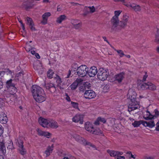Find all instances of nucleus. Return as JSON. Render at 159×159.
Instances as JSON below:
<instances>
[{
  "mask_svg": "<svg viewBox=\"0 0 159 159\" xmlns=\"http://www.w3.org/2000/svg\"><path fill=\"white\" fill-rule=\"evenodd\" d=\"M24 75L23 71H21L16 74L15 79L16 81L18 80L21 77H22Z\"/></svg>",
  "mask_w": 159,
  "mask_h": 159,
  "instance_id": "7c9ffc66",
  "label": "nucleus"
},
{
  "mask_svg": "<svg viewBox=\"0 0 159 159\" xmlns=\"http://www.w3.org/2000/svg\"><path fill=\"white\" fill-rule=\"evenodd\" d=\"M78 86V85L77 83H76V82H75L71 85L70 87L72 89L75 90L77 88Z\"/></svg>",
  "mask_w": 159,
  "mask_h": 159,
  "instance_id": "58836bf2",
  "label": "nucleus"
},
{
  "mask_svg": "<svg viewBox=\"0 0 159 159\" xmlns=\"http://www.w3.org/2000/svg\"><path fill=\"white\" fill-rule=\"evenodd\" d=\"M125 76V73L122 72L114 76V78L115 80L120 83L124 78Z\"/></svg>",
  "mask_w": 159,
  "mask_h": 159,
  "instance_id": "f3484780",
  "label": "nucleus"
},
{
  "mask_svg": "<svg viewBox=\"0 0 159 159\" xmlns=\"http://www.w3.org/2000/svg\"><path fill=\"white\" fill-rule=\"evenodd\" d=\"M145 159H154V158L152 157H145Z\"/></svg>",
  "mask_w": 159,
  "mask_h": 159,
  "instance_id": "338daca9",
  "label": "nucleus"
},
{
  "mask_svg": "<svg viewBox=\"0 0 159 159\" xmlns=\"http://www.w3.org/2000/svg\"><path fill=\"white\" fill-rule=\"evenodd\" d=\"M8 119L6 115L2 113L0 115V122L2 124H6L7 122Z\"/></svg>",
  "mask_w": 159,
  "mask_h": 159,
  "instance_id": "393cba45",
  "label": "nucleus"
},
{
  "mask_svg": "<svg viewBox=\"0 0 159 159\" xmlns=\"http://www.w3.org/2000/svg\"><path fill=\"white\" fill-rule=\"evenodd\" d=\"M25 49L27 51L30 52V53L33 55H34L38 59L40 58V56L39 54L36 53L34 50H32L33 48L32 47H30L29 45H27Z\"/></svg>",
  "mask_w": 159,
  "mask_h": 159,
  "instance_id": "6ab92c4d",
  "label": "nucleus"
},
{
  "mask_svg": "<svg viewBox=\"0 0 159 159\" xmlns=\"http://www.w3.org/2000/svg\"><path fill=\"white\" fill-rule=\"evenodd\" d=\"M69 137L70 138H73L77 141L84 144L89 145L93 147H94V145H92L90 143L87 142L84 138L80 137L75 133H70L69 135Z\"/></svg>",
  "mask_w": 159,
  "mask_h": 159,
  "instance_id": "7ed1b4c3",
  "label": "nucleus"
},
{
  "mask_svg": "<svg viewBox=\"0 0 159 159\" xmlns=\"http://www.w3.org/2000/svg\"><path fill=\"white\" fill-rule=\"evenodd\" d=\"M58 127V125L57 122L53 120L49 119L48 128L56 129Z\"/></svg>",
  "mask_w": 159,
  "mask_h": 159,
  "instance_id": "4be33fe9",
  "label": "nucleus"
},
{
  "mask_svg": "<svg viewBox=\"0 0 159 159\" xmlns=\"http://www.w3.org/2000/svg\"><path fill=\"white\" fill-rule=\"evenodd\" d=\"M3 132V128L1 125H0V137L2 135Z\"/></svg>",
  "mask_w": 159,
  "mask_h": 159,
  "instance_id": "864d4df0",
  "label": "nucleus"
},
{
  "mask_svg": "<svg viewBox=\"0 0 159 159\" xmlns=\"http://www.w3.org/2000/svg\"><path fill=\"white\" fill-rule=\"evenodd\" d=\"M12 80L11 79L7 80L6 83V86L8 89L11 88V86H14L12 83Z\"/></svg>",
  "mask_w": 159,
  "mask_h": 159,
  "instance_id": "f704fd0d",
  "label": "nucleus"
},
{
  "mask_svg": "<svg viewBox=\"0 0 159 159\" xmlns=\"http://www.w3.org/2000/svg\"><path fill=\"white\" fill-rule=\"evenodd\" d=\"M121 12L122 11L121 10L115 11H114V15L111 20L112 29L115 30L117 27L118 24L120 23L119 17Z\"/></svg>",
  "mask_w": 159,
  "mask_h": 159,
  "instance_id": "f03ea898",
  "label": "nucleus"
},
{
  "mask_svg": "<svg viewBox=\"0 0 159 159\" xmlns=\"http://www.w3.org/2000/svg\"><path fill=\"white\" fill-rule=\"evenodd\" d=\"M155 130L156 131H159V120L156 124V127L155 128Z\"/></svg>",
  "mask_w": 159,
  "mask_h": 159,
  "instance_id": "4d7b16f0",
  "label": "nucleus"
},
{
  "mask_svg": "<svg viewBox=\"0 0 159 159\" xmlns=\"http://www.w3.org/2000/svg\"><path fill=\"white\" fill-rule=\"evenodd\" d=\"M26 24L29 25V26L33 25V22L31 18L27 17L26 19Z\"/></svg>",
  "mask_w": 159,
  "mask_h": 159,
  "instance_id": "4c0bfd02",
  "label": "nucleus"
},
{
  "mask_svg": "<svg viewBox=\"0 0 159 159\" xmlns=\"http://www.w3.org/2000/svg\"><path fill=\"white\" fill-rule=\"evenodd\" d=\"M82 25L81 23L79 22L77 24H75L73 26V27L76 30L79 29L81 26Z\"/></svg>",
  "mask_w": 159,
  "mask_h": 159,
  "instance_id": "a19ab883",
  "label": "nucleus"
},
{
  "mask_svg": "<svg viewBox=\"0 0 159 159\" xmlns=\"http://www.w3.org/2000/svg\"><path fill=\"white\" fill-rule=\"evenodd\" d=\"M79 90L80 91L84 92V91L87 90H86V87L85 84L83 85V86H81L79 88Z\"/></svg>",
  "mask_w": 159,
  "mask_h": 159,
  "instance_id": "c03bdc74",
  "label": "nucleus"
},
{
  "mask_svg": "<svg viewBox=\"0 0 159 159\" xmlns=\"http://www.w3.org/2000/svg\"><path fill=\"white\" fill-rule=\"evenodd\" d=\"M109 75L108 69L100 68L98 71V77L99 80L103 81L107 79Z\"/></svg>",
  "mask_w": 159,
  "mask_h": 159,
  "instance_id": "20e7f679",
  "label": "nucleus"
},
{
  "mask_svg": "<svg viewBox=\"0 0 159 159\" xmlns=\"http://www.w3.org/2000/svg\"><path fill=\"white\" fill-rule=\"evenodd\" d=\"M79 68L78 65L76 63H74L72 64L71 67V71H77L78 68Z\"/></svg>",
  "mask_w": 159,
  "mask_h": 159,
  "instance_id": "c756f323",
  "label": "nucleus"
},
{
  "mask_svg": "<svg viewBox=\"0 0 159 159\" xmlns=\"http://www.w3.org/2000/svg\"><path fill=\"white\" fill-rule=\"evenodd\" d=\"M85 128L87 131L92 133L94 129L93 125L88 122H86L85 123Z\"/></svg>",
  "mask_w": 159,
  "mask_h": 159,
  "instance_id": "412c9836",
  "label": "nucleus"
},
{
  "mask_svg": "<svg viewBox=\"0 0 159 159\" xmlns=\"http://www.w3.org/2000/svg\"><path fill=\"white\" fill-rule=\"evenodd\" d=\"M5 72H6L7 75H11L12 74V72L8 69H6Z\"/></svg>",
  "mask_w": 159,
  "mask_h": 159,
  "instance_id": "5fc2aeb1",
  "label": "nucleus"
},
{
  "mask_svg": "<svg viewBox=\"0 0 159 159\" xmlns=\"http://www.w3.org/2000/svg\"><path fill=\"white\" fill-rule=\"evenodd\" d=\"M84 116L82 115L77 114L72 118V121L75 123L80 121V124H83V119Z\"/></svg>",
  "mask_w": 159,
  "mask_h": 159,
  "instance_id": "ddd939ff",
  "label": "nucleus"
},
{
  "mask_svg": "<svg viewBox=\"0 0 159 159\" xmlns=\"http://www.w3.org/2000/svg\"><path fill=\"white\" fill-rule=\"evenodd\" d=\"M83 80H82L81 79L79 78L77 79L75 82H76V83H77L78 85L81 84L82 82H83Z\"/></svg>",
  "mask_w": 159,
  "mask_h": 159,
  "instance_id": "09e8293b",
  "label": "nucleus"
},
{
  "mask_svg": "<svg viewBox=\"0 0 159 159\" xmlns=\"http://www.w3.org/2000/svg\"><path fill=\"white\" fill-rule=\"evenodd\" d=\"M49 119L40 117L38 121L40 125L42 127L48 128Z\"/></svg>",
  "mask_w": 159,
  "mask_h": 159,
  "instance_id": "9d476101",
  "label": "nucleus"
},
{
  "mask_svg": "<svg viewBox=\"0 0 159 159\" xmlns=\"http://www.w3.org/2000/svg\"><path fill=\"white\" fill-rule=\"evenodd\" d=\"M148 89H149L152 90H154L156 89V86L152 83L148 82Z\"/></svg>",
  "mask_w": 159,
  "mask_h": 159,
  "instance_id": "2f4dec72",
  "label": "nucleus"
},
{
  "mask_svg": "<svg viewBox=\"0 0 159 159\" xmlns=\"http://www.w3.org/2000/svg\"><path fill=\"white\" fill-rule=\"evenodd\" d=\"M124 4L128 7L132 8L135 11H139L141 10L140 7L134 3H129L127 4Z\"/></svg>",
  "mask_w": 159,
  "mask_h": 159,
  "instance_id": "4468645a",
  "label": "nucleus"
},
{
  "mask_svg": "<svg viewBox=\"0 0 159 159\" xmlns=\"http://www.w3.org/2000/svg\"><path fill=\"white\" fill-rule=\"evenodd\" d=\"M19 150L20 153L22 155H24L26 153L25 149L24 148L23 142L22 141L18 142Z\"/></svg>",
  "mask_w": 159,
  "mask_h": 159,
  "instance_id": "aec40b11",
  "label": "nucleus"
},
{
  "mask_svg": "<svg viewBox=\"0 0 159 159\" xmlns=\"http://www.w3.org/2000/svg\"><path fill=\"white\" fill-rule=\"evenodd\" d=\"M34 67L39 75L42 74L44 70L42 64L39 61H36L34 63Z\"/></svg>",
  "mask_w": 159,
  "mask_h": 159,
  "instance_id": "0eeeda50",
  "label": "nucleus"
},
{
  "mask_svg": "<svg viewBox=\"0 0 159 159\" xmlns=\"http://www.w3.org/2000/svg\"><path fill=\"white\" fill-rule=\"evenodd\" d=\"M10 94L11 95H14L16 92V88L14 86H11V87L8 89Z\"/></svg>",
  "mask_w": 159,
  "mask_h": 159,
  "instance_id": "c85d7f7f",
  "label": "nucleus"
},
{
  "mask_svg": "<svg viewBox=\"0 0 159 159\" xmlns=\"http://www.w3.org/2000/svg\"><path fill=\"white\" fill-rule=\"evenodd\" d=\"M103 39L104 40L106 41L107 43H109V42L108 41V40H107V38L105 36H103L102 37Z\"/></svg>",
  "mask_w": 159,
  "mask_h": 159,
  "instance_id": "69168bd1",
  "label": "nucleus"
},
{
  "mask_svg": "<svg viewBox=\"0 0 159 159\" xmlns=\"http://www.w3.org/2000/svg\"><path fill=\"white\" fill-rule=\"evenodd\" d=\"M99 120H98V118L97 120L94 122V124L96 125H98L99 124Z\"/></svg>",
  "mask_w": 159,
  "mask_h": 159,
  "instance_id": "052dcab7",
  "label": "nucleus"
},
{
  "mask_svg": "<svg viewBox=\"0 0 159 159\" xmlns=\"http://www.w3.org/2000/svg\"><path fill=\"white\" fill-rule=\"evenodd\" d=\"M0 151L3 153L5 152V147L4 143L3 142L0 143Z\"/></svg>",
  "mask_w": 159,
  "mask_h": 159,
  "instance_id": "72a5a7b5",
  "label": "nucleus"
},
{
  "mask_svg": "<svg viewBox=\"0 0 159 159\" xmlns=\"http://www.w3.org/2000/svg\"><path fill=\"white\" fill-rule=\"evenodd\" d=\"M51 16V14L49 12L45 13L42 16V20L41 23L43 25H45L47 23V20L49 17Z\"/></svg>",
  "mask_w": 159,
  "mask_h": 159,
  "instance_id": "2eb2a0df",
  "label": "nucleus"
},
{
  "mask_svg": "<svg viewBox=\"0 0 159 159\" xmlns=\"http://www.w3.org/2000/svg\"><path fill=\"white\" fill-rule=\"evenodd\" d=\"M37 131L39 135L44 136L48 138H50L52 135L49 132L43 131L39 129H37Z\"/></svg>",
  "mask_w": 159,
  "mask_h": 159,
  "instance_id": "a211bd4d",
  "label": "nucleus"
},
{
  "mask_svg": "<svg viewBox=\"0 0 159 159\" xmlns=\"http://www.w3.org/2000/svg\"><path fill=\"white\" fill-rule=\"evenodd\" d=\"M88 8L89 9L91 13H93L95 11V9L94 6H93L92 7H88Z\"/></svg>",
  "mask_w": 159,
  "mask_h": 159,
  "instance_id": "3c124183",
  "label": "nucleus"
},
{
  "mask_svg": "<svg viewBox=\"0 0 159 159\" xmlns=\"http://www.w3.org/2000/svg\"><path fill=\"white\" fill-rule=\"evenodd\" d=\"M155 40L156 42H159V30H157V34L156 36Z\"/></svg>",
  "mask_w": 159,
  "mask_h": 159,
  "instance_id": "49530a36",
  "label": "nucleus"
},
{
  "mask_svg": "<svg viewBox=\"0 0 159 159\" xmlns=\"http://www.w3.org/2000/svg\"><path fill=\"white\" fill-rule=\"evenodd\" d=\"M54 72L52 70H49L47 72V76L49 79H51L53 77Z\"/></svg>",
  "mask_w": 159,
  "mask_h": 159,
  "instance_id": "e433bc0d",
  "label": "nucleus"
},
{
  "mask_svg": "<svg viewBox=\"0 0 159 159\" xmlns=\"http://www.w3.org/2000/svg\"><path fill=\"white\" fill-rule=\"evenodd\" d=\"M53 148L54 146L53 144L51 146H48L47 147L46 150L44 152V153L46 154V157H48L50 155L51 153L52 152L53 150Z\"/></svg>",
  "mask_w": 159,
  "mask_h": 159,
  "instance_id": "b1692460",
  "label": "nucleus"
},
{
  "mask_svg": "<svg viewBox=\"0 0 159 159\" xmlns=\"http://www.w3.org/2000/svg\"><path fill=\"white\" fill-rule=\"evenodd\" d=\"M33 97L35 101L39 102L44 101L46 98V95L43 90Z\"/></svg>",
  "mask_w": 159,
  "mask_h": 159,
  "instance_id": "423d86ee",
  "label": "nucleus"
},
{
  "mask_svg": "<svg viewBox=\"0 0 159 159\" xmlns=\"http://www.w3.org/2000/svg\"><path fill=\"white\" fill-rule=\"evenodd\" d=\"M155 124L153 120H151L148 122L144 121L143 125L145 127H148L150 128H152L155 126Z\"/></svg>",
  "mask_w": 159,
  "mask_h": 159,
  "instance_id": "a878e982",
  "label": "nucleus"
},
{
  "mask_svg": "<svg viewBox=\"0 0 159 159\" xmlns=\"http://www.w3.org/2000/svg\"><path fill=\"white\" fill-rule=\"evenodd\" d=\"M66 100L68 102L70 101V98L69 97L68 94L66 93Z\"/></svg>",
  "mask_w": 159,
  "mask_h": 159,
  "instance_id": "bf43d9fd",
  "label": "nucleus"
},
{
  "mask_svg": "<svg viewBox=\"0 0 159 159\" xmlns=\"http://www.w3.org/2000/svg\"><path fill=\"white\" fill-rule=\"evenodd\" d=\"M143 118L146 120H148L154 118V116L148 111H146L143 113Z\"/></svg>",
  "mask_w": 159,
  "mask_h": 159,
  "instance_id": "5701e85b",
  "label": "nucleus"
},
{
  "mask_svg": "<svg viewBox=\"0 0 159 159\" xmlns=\"http://www.w3.org/2000/svg\"><path fill=\"white\" fill-rule=\"evenodd\" d=\"M98 120H99L100 122H101L103 123H105L106 120L105 118H101L100 117H98Z\"/></svg>",
  "mask_w": 159,
  "mask_h": 159,
  "instance_id": "8fccbe9b",
  "label": "nucleus"
},
{
  "mask_svg": "<svg viewBox=\"0 0 159 159\" xmlns=\"http://www.w3.org/2000/svg\"><path fill=\"white\" fill-rule=\"evenodd\" d=\"M71 103L72 106L74 108H78V103L73 102H71Z\"/></svg>",
  "mask_w": 159,
  "mask_h": 159,
  "instance_id": "a18cd8bd",
  "label": "nucleus"
},
{
  "mask_svg": "<svg viewBox=\"0 0 159 159\" xmlns=\"http://www.w3.org/2000/svg\"><path fill=\"white\" fill-rule=\"evenodd\" d=\"M13 147V146L12 145V144H11L10 145H9V146L7 147V148L12 149Z\"/></svg>",
  "mask_w": 159,
  "mask_h": 159,
  "instance_id": "774afa93",
  "label": "nucleus"
},
{
  "mask_svg": "<svg viewBox=\"0 0 159 159\" xmlns=\"http://www.w3.org/2000/svg\"><path fill=\"white\" fill-rule=\"evenodd\" d=\"M45 86L46 89H48L52 88L55 89L54 84L52 83L46 84H45Z\"/></svg>",
  "mask_w": 159,
  "mask_h": 159,
  "instance_id": "ea45409f",
  "label": "nucleus"
},
{
  "mask_svg": "<svg viewBox=\"0 0 159 159\" xmlns=\"http://www.w3.org/2000/svg\"><path fill=\"white\" fill-rule=\"evenodd\" d=\"M92 134L96 135H100L102 134V131L99 128H96L92 132Z\"/></svg>",
  "mask_w": 159,
  "mask_h": 159,
  "instance_id": "473e14b6",
  "label": "nucleus"
},
{
  "mask_svg": "<svg viewBox=\"0 0 159 159\" xmlns=\"http://www.w3.org/2000/svg\"><path fill=\"white\" fill-rule=\"evenodd\" d=\"M56 82L58 83V85L60 84L62 82L61 78L58 76H57L56 78Z\"/></svg>",
  "mask_w": 159,
  "mask_h": 159,
  "instance_id": "de8ad7c7",
  "label": "nucleus"
},
{
  "mask_svg": "<svg viewBox=\"0 0 159 159\" xmlns=\"http://www.w3.org/2000/svg\"><path fill=\"white\" fill-rule=\"evenodd\" d=\"M116 157H117L116 159H125V157L124 156H118Z\"/></svg>",
  "mask_w": 159,
  "mask_h": 159,
  "instance_id": "680f3d73",
  "label": "nucleus"
},
{
  "mask_svg": "<svg viewBox=\"0 0 159 159\" xmlns=\"http://www.w3.org/2000/svg\"><path fill=\"white\" fill-rule=\"evenodd\" d=\"M43 90L40 87L37 85H33L32 89V92L33 96H34L37 94L43 91Z\"/></svg>",
  "mask_w": 159,
  "mask_h": 159,
  "instance_id": "9b49d317",
  "label": "nucleus"
},
{
  "mask_svg": "<svg viewBox=\"0 0 159 159\" xmlns=\"http://www.w3.org/2000/svg\"><path fill=\"white\" fill-rule=\"evenodd\" d=\"M128 153L129 154V155H130V158H133V159L135 158V157L136 156H135V155H132L131 154V152H128Z\"/></svg>",
  "mask_w": 159,
  "mask_h": 159,
  "instance_id": "6e6d98bb",
  "label": "nucleus"
},
{
  "mask_svg": "<svg viewBox=\"0 0 159 159\" xmlns=\"http://www.w3.org/2000/svg\"><path fill=\"white\" fill-rule=\"evenodd\" d=\"M129 16L126 13H125L123 15L121 19V20L119 23L120 26L122 28H124L127 26L129 20Z\"/></svg>",
  "mask_w": 159,
  "mask_h": 159,
  "instance_id": "6e6552de",
  "label": "nucleus"
},
{
  "mask_svg": "<svg viewBox=\"0 0 159 159\" xmlns=\"http://www.w3.org/2000/svg\"><path fill=\"white\" fill-rule=\"evenodd\" d=\"M70 74H71V70H69L68 73V75H67V76L66 77V78H69L70 75Z\"/></svg>",
  "mask_w": 159,
  "mask_h": 159,
  "instance_id": "0e129e2a",
  "label": "nucleus"
},
{
  "mask_svg": "<svg viewBox=\"0 0 159 159\" xmlns=\"http://www.w3.org/2000/svg\"><path fill=\"white\" fill-rule=\"evenodd\" d=\"M70 21L71 23L73 25V26L80 22V21L78 20L74 19H71Z\"/></svg>",
  "mask_w": 159,
  "mask_h": 159,
  "instance_id": "37998d69",
  "label": "nucleus"
},
{
  "mask_svg": "<svg viewBox=\"0 0 159 159\" xmlns=\"http://www.w3.org/2000/svg\"><path fill=\"white\" fill-rule=\"evenodd\" d=\"M29 26L32 30L34 31L35 30V28L34 27V24L33 25H30Z\"/></svg>",
  "mask_w": 159,
  "mask_h": 159,
  "instance_id": "13d9d810",
  "label": "nucleus"
},
{
  "mask_svg": "<svg viewBox=\"0 0 159 159\" xmlns=\"http://www.w3.org/2000/svg\"><path fill=\"white\" fill-rule=\"evenodd\" d=\"M98 70L96 67L94 66L90 68L88 70L87 74L90 77H93L98 73Z\"/></svg>",
  "mask_w": 159,
  "mask_h": 159,
  "instance_id": "f8f14e48",
  "label": "nucleus"
},
{
  "mask_svg": "<svg viewBox=\"0 0 159 159\" xmlns=\"http://www.w3.org/2000/svg\"><path fill=\"white\" fill-rule=\"evenodd\" d=\"M66 15H61L57 18L56 22L60 24L62 21L66 20Z\"/></svg>",
  "mask_w": 159,
  "mask_h": 159,
  "instance_id": "bb28decb",
  "label": "nucleus"
},
{
  "mask_svg": "<svg viewBox=\"0 0 159 159\" xmlns=\"http://www.w3.org/2000/svg\"><path fill=\"white\" fill-rule=\"evenodd\" d=\"M96 95L95 93L91 90H86L84 94V97L86 99H89L94 98Z\"/></svg>",
  "mask_w": 159,
  "mask_h": 159,
  "instance_id": "1a4fd4ad",
  "label": "nucleus"
},
{
  "mask_svg": "<svg viewBox=\"0 0 159 159\" xmlns=\"http://www.w3.org/2000/svg\"><path fill=\"white\" fill-rule=\"evenodd\" d=\"M148 82L144 83L140 85V88L142 90H145L148 89Z\"/></svg>",
  "mask_w": 159,
  "mask_h": 159,
  "instance_id": "c9c22d12",
  "label": "nucleus"
},
{
  "mask_svg": "<svg viewBox=\"0 0 159 159\" xmlns=\"http://www.w3.org/2000/svg\"><path fill=\"white\" fill-rule=\"evenodd\" d=\"M144 121L143 120H140L138 121H135L134 123H133L132 125L134 127H138L141 124H142L143 125Z\"/></svg>",
  "mask_w": 159,
  "mask_h": 159,
  "instance_id": "cd10ccee",
  "label": "nucleus"
},
{
  "mask_svg": "<svg viewBox=\"0 0 159 159\" xmlns=\"http://www.w3.org/2000/svg\"><path fill=\"white\" fill-rule=\"evenodd\" d=\"M107 152L110 155L111 157H116L118 156H120L122 155V152L116 151L114 150H108L107 151Z\"/></svg>",
  "mask_w": 159,
  "mask_h": 159,
  "instance_id": "dca6fc26",
  "label": "nucleus"
},
{
  "mask_svg": "<svg viewBox=\"0 0 159 159\" xmlns=\"http://www.w3.org/2000/svg\"><path fill=\"white\" fill-rule=\"evenodd\" d=\"M155 112V115H153L154 116V117L157 118L159 115V111H158L157 110H155L154 111Z\"/></svg>",
  "mask_w": 159,
  "mask_h": 159,
  "instance_id": "603ef678",
  "label": "nucleus"
},
{
  "mask_svg": "<svg viewBox=\"0 0 159 159\" xmlns=\"http://www.w3.org/2000/svg\"><path fill=\"white\" fill-rule=\"evenodd\" d=\"M148 77L147 75L145 74L143 76V81H145L146 80V79Z\"/></svg>",
  "mask_w": 159,
  "mask_h": 159,
  "instance_id": "e2e57ef3",
  "label": "nucleus"
},
{
  "mask_svg": "<svg viewBox=\"0 0 159 159\" xmlns=\"http://www.w3.org/2000/svg\"><path fill=\"white\" fill-rule=\"evenodd\" d=\"M137 94L135 91L132 89H129L127 95V97L130 99L131 102L128 106V111H131L140 107L139 102L136 98Z\"/></svg>",
  "mask_w": 159,
  "mask_h": 159,
  "instance_id": "f257e3e1",
  "label": "nucleus"
},
{
  "mask_svg": "<svg viewBox=\"0 0 159 159\" xmlns=\"http://www.w3.org/2000/svg\"><path fill=\"white\" fill-rule=\"evenodd\" d=\"M88 68L85 65H82L79 67L77 71L78 76L84 77L87 74Z\"/></svg>",
  "mask_w": 159,
  "mask_h": 159,
  "instance_id": "39448f33",
  "label": "nucleus"
},
{
  "mask_svg": "<svg viewBox=\"0 0 159 159\" xmlns=\"http://www.w3.org/2000/svg\"><path fill=\"white\" fill-rule=\"evenodd\" d=\"M116 51L119 54V56L121 57H123L125 55V54L121 50H116Z\"/></svg>",
  "mask_w": 159,
  "mask_h": 159,
  "instance_id": "79ce46f5",
  "label": "nucleus"
}]
</instances>
